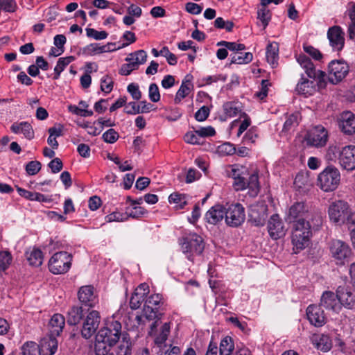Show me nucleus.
<instances>
[{"instance_id":"nucleus-1","label":"nucleus","mask_w":355,"mask_h":355,"mask_svg":"<svg viewBox=\"0 0 355 355\" xmlns=\"http://www.w3.org/2000/svg\"><path fill=\"white\" fill-rule=\"evenodd\" d=\"M285 219L288 223H293L291 241L295 253L309 245L312 231L318 230L323 223L321 213L311 209L304 202H297L291 205Z\"/></svg>"},{"instance_id":"nucleus-2","label":"nucleus","mask_w":355,"mask_h":355,"mask_svg":"<svg viewBox=\"0 0 355 355\" xmlns=\"http://www.w3.org/2000/svg\"><path fill=\"white\" fill-rule=\"evenodd\" d=\"M230 175L234 179L235 190L242 191L248 188L250 196H257L260 189L257 174L249 175L244 168L232 166Z\"/></svg>"},{"instance_id":"nucleus-3","label":"nucleus","mask_w":355,"mask_h":355,"mask_svg":"<svg viewBox=\"0 0 355 355\" xmlns=\"http://www.w3.org/2000/svg\"><path fill=\"white\" fill-rule=\"evenodd\" d=\"M182 252L187 258L193 261L196 256H200L204 249L205 243L203 239L196 233H191L179 240Z\"/></svg>"},{"instance_id":"nucleus-4","label":"nucleus","mask_w":355,"mask_h":355,"mask_svg":"<svg viewBox=\"0 0 355 355\" xmlns=\"http://www.w3.org/2000/svg\"><path fill=\"white\" fill-rule=\"evenodd\" d=\"M340 174L334 166L326 167L318 177V185L325 192L334 191L338 186Z\"/></svg>"},{"instance_id":"nucleus-5","label":"nucleus","mask_w":355,"mask_h":355,"mask_svg":"<svg viewBox=\"0 0 355 355\" xmlns=\"http://www.w3.org/2000/svg\"><path fill=\"white\" fill-rule=\"evenodd\" d=\"M72 255L65 251L55 252L49 261V269L54 275L64 274L71 266Z\"/></svg>"},{"instance_id":"nucleus-6","label":"nucleus","mask_w":355,"mask_h":355,"mask_svg":"<svg viewBox=\"0 0 355 355\" xmlns=\"http://www.w3.org/2000/svg\"><path fill=\"white\" fill-rule=\"evenodd\" d=\"M121 324L119 321L112 320L98 331L96 336H98V339L104 340L110 345H114L124 334L121 332Z\"/></svg>"},{"instance_id":"nucleus-7","label":"nucleus","mask_w":355,"mask_h":355,"mask_svg":"<svg viewBox=\"0 0 355 355\" xmlns=\"http://www.w3.org/2000/svg\"><path fill=\"white\" fill-rule=\"evenodd\" d=\"M225 219L230 227L241 225L245 220V208L240 203L230 205L225 211Z\"/></svg>"},{"instance_id":"nucleus-8","label":"nucleus","mask_w":355,"mask_h":355,"mask_svg":"<svg viewBox=\"0 0 355 355\" xmlns=\"http://www.w3.org/2000/svg\"><path fill=\"white\" fill-rule=\"evenodd\" d=\"M349 67L343 60H332L328 66V79L334 84L341 82L348 74Z\"/></svg>"},{"instance_id":"nucleus-9","label":"nucleus","mask_w":355,"mask_h":355,"mask_svg":"<svg viewBox=\"0 0 355 355\" xmlns=\"http://www.w3.org/2000/svg\"><path fill=\"white\" fill-rule=\"evenodd\" d=\"M330 220L337 225L344 224L350 210L347 202L337 200L331 203L329 207Z\"/></svg>"},{"instance_id":"nucleus-10","label":"nucleus","mask_w":355,"mask_h":355,"mask_svg":"<svg viewBox=\"0 0 355 355\" xmlns=\"http://www.w3.org/2000/svg\"><path fill=\"white\" fill-rule=\"evenodd\" d=\"M329 250L331 257L337 261L338 264H344L351 255V249L348 244L338 239L331 241Z\"/></svg>"},{"instance_id":"nucleus-11","label":"nucleus","mask_w":355,"mask_h":355,"mask_svg":"<svg viewBox=\"0 0 355 355\" xmlns=\"http://www.w3.org/2000/svg\"><path fill=\"white\" fill-rule=\"evenodd\" d=\"M162 300L159 294H153L146 298L143 312L147 320L160 319L158 309L159 304L163 303Z\"/></svg>"},{"instance_id":"nucleus-12","label":"nucleus","mask_w":355,"mask_h":355,"mask_svg":"<svg viewBox=\"0 0 355 355\" xmlns=\"http://www.w3.org/2000/svg\"><path fill=\"white\" fill-rule=\"evenodd\" d=\"M101 321L100 314L97 311L89 312L85 319L81 335L85 339L90 338L96 332Z\"/></svg>"},{"instance_id":"nucleus-13","label":"nucleus","mask_w":355,"mask_h":355,"mask_svg":"<svg viewBox=\"0 0 355 355\" xmlns=\"http://www.w3.org/2000/svg\"><path fill=\"white\" fill-rule=\"evenodd\" d=\"M306 144L314 147H322L328 140V133L322 126H317L309 131L306 136Z\"/></svg>"},{"instance_id":"nucleus-14","label":"nucleus","mask_w":355,"mask_h":355,"mask_svg":"<svg viewBox=\"0 0 355 355\" xmlns=\"http://www.w3.org/2000/svg\"><path fill=\"white\" fill-rule=\"evenodd\" d=\"M267 229L271 239H279L286 235L287 229L278 214H273L268 221Z\"/></svg>"},{"instance_id":"nucleus-15","label":"nucleus","mask_w":355,"mask_h":355,"mask_svg":"<svg viewBox=\"0 0 355 355\" xmlns=\"http://www.w3.org/2000/svg\"><path fill=\"white\" fill-rule=\"evenodd\" d=\"M297 60L300 66L305 69V72L309 78L318 80L320 83L324 82L326 73L322 71H316L314 64L306 55L300 54L297 58Z\"/></svg>"},{"instance_id":"nucleus-16","label":"nucleus","mask_w":355,"mask_h":355,"mask_svg":"<svg viewBox=\"0 0 355 355\" xmlns=\"http://www.w3.org/2000/svg\"><path fill=\"white\" fill-rule=\"evenodd\" d=\"M339 165L348 171L355 170V146L349 145L342 148Z\"/></svg>"},{"instance_id":"nucleus-17","label":"nucleus","mask_w":355,"mask_h":355,"mask_svg":"<svg viewBox=\"0 0 355 355\" xmlns=\"http://www.w3.org/2000/svg\"><path fill=\"white\" fill-rule=\"evenodd\" d=\"M156 320L150 324V331L148 335L154 337V342L156 345L161 347L167 340L168 336L170 333V323L165 322L160 329L158 334L156 332V329L159 325V321L160 319H155Z\"/></svg>"},{"instance_id":"nucleus-18","label":"nucleus","mask_w":355,"mask_h":355,"mask_svg":"<svg viewBox=\"0 0 355 355\" xmlns=\"http://www.w3.org/2000/svg\"><path fill=\"white\" fill-rule=\"evenodd\" d=\"M320 306L336 313L342 309L337 293H334L330 291H324L322 293L320 297Z\"/></svg>"},{"instance_id":"nucleus-19","label":"nucleus","mask_w":355,"mask_h":355,"mask_svg":"<svg viewBox=\"0 0 355 355\" xmlns=\"http://www.w3.org/2000/svg\"><path fill=\"white\" fill-rule=\"evenodd\" d=\"M327 38L334 51H340L344 47V32L340 26L330 27L327 31Z\"/></svg>"},{"instance_id":"nucleus-20","label":"nucleus","mask_w":355,"mask_h":355,"mask_svg":"<svg viewBox=\"0 0 355 355\" xmlns=\"http://www.w3.org/2000/svg\"><path fill=\"white\" fill-rule=\"evenodd\" d=\"M307 318L315 327H322L326 323V316L321 306L311 304L306 309Z\"/></svg>"},{"instance_id":"nucleus-21","label":"nucleus","mask_w":355,"mask_h":355,"mask_svg":"<svg viewBox=\"0 0 355 355\" xmlns=\"http://www.w3.org/2000/svg\"><path fill=\"white\" fill-rule=\"evenodd\" d=\"M341 307L347 309L355 308V292L351 288L344 286H339L336 290Z\"/></svg>"},{"instance_id":"nucleus-22","label":"nucleus","mask_w":355,"mask_h":355,"mask_svg":"<svg viewBox=\"0 0 355 355\" xmlns=\"http://www.w3.org/2000/svg\"><path fill=\"white\" fill-rule=\"evenodd\" d=\"M78 297L83 305L89 308L94 307L98 302L97 297L94 293V287L92 286L80 287L78 293Z\"/></svg>"},{"instance_id":"nucleus-23","label":"nucleus","mask_w":355,"mask_h":355,"mask_svg":"<svg viewBox=\"0 0 355 355\" xmlns=\"http://www.w3.org/2000/svg\"><path fill=\"white\" fill-rule=\"evenodd\" d=\"M56 336L49 334L42 338L38 345L42 355H53L58 349Z\"/></svg>"},{"instance_id":"nucleus-24","label":"nucleus","mask_w":355,"mask_h":355,"mask_svg":"<svg viewBox=\"0 0 355 355\" xmlns=\"http://www.w3.org/2000/svg\"><path fill=\"white\" fill-rule=\"evenodd\" d=\"M149 293V286L147 284H141L135 291L130 300V306L132 309H137L141 303L145 302Z\"/></svg>"},{"instance_id":"nucleus-25","label":"nucleus","mask_w":355,"mask_h":355,"mask_svg":"<svg viewBox=\"0 0 355 355\" xmlns=\"http://www.w3.org/2000/svg\"><path fill=\"white\" fill-rule=\"evenodd\" d=\"M339 127L346 135H352L355 133V115L351 112H344L341 114Z\"/></svg>"},{"instance_id":"nucleus-26","label":"nucleus","mask_w":355,"mask_h":355,"mask_svg":"<svg viewBox=\"0 0 355 355\" xmlns=\"http://www.w3.org/2000/svg\"><path fill=\"white\" fill-rule=\"evenodd\" d=\"M10 130L15 134H23L28 140L34 137V130L31 123L26 121L15 122L12 124Z\"/></svg>"},{"instance_id":"nucleus-27","label":"nucleus","mask_w":355,"mask_h":355,"mask_svg":"<svg viewBox=\"0 0 355 355\" xmlns=\"http://www.w3.org/2000/svg\"><path fill=\"white\" fill-rule=\"evenodd\" d=\"M65 324L64 318L61 314H54L49 322V334L56 336L62 332Z\"/></svg>"},{"instance_id":"nucleus-28","label":"nucleus","mask_w":355,"mask_h":355,"mask_svg":"<svg viewBox=\"0 0 355 355\" xmlns=\"http://www.w3.org/2000/svg\"><path fill=\"white\" fill-rule=\"evenodd\" d=\"M225 211V209L221 205H215L206 213L205 219L209 223L216 225L223 219Z\"/></svg>"},{"instance_id":"nucleus-29","label":"nucleus","mask_w":355,"mask_h":355,"mask_svg":"<svg viewBox=\"0 0 355 355\" xmlns=\"http://www.w3.org/2000/svg\"><path fill=\"white\" fill-rule=\"evenodd\" d=\"M114 352L116 355H131L132 344L128 334L122 335L121 340L117 342Z\"/></svg>"},{"instance_id":"nucleus-30","label":"nucleus","mask_w":355,"mask_h":355,"mask_svg":"<svg viewBox=\"0 0 355 355\" xmlns=\"http://www.w3.org/2000/svg\"><path fill=\"white\" fill-rule=\"evenodd\" d=\"M313 345L322 352H328L331 349L332 342L330 337L325 334H317L312 337Z\"/></svg>"},{"instance_id":"nucleus-31","label":"nucleus","mask_w":355,"mask_h":355,"mask_svg":"<svg viewBox=\"0 0 355 355\" xmlns=\"http://www.w3.org/2000/svg\"><path fill=\"white\" fill-rule=\"evenodd\" d=\"M114 43H108L105 45H100L97 43L90 44L86 46L83 49V53L89 55H93L95 54H99L105 52H110L116 50V48H110V46H114Z\"/></svg>"},{"instance_id":"nucleus-32","label":"nucleus","mask_w":355,"mask_h":355,"mask_svg":"<svg viewBox=\"0 0 355 355\" xmlns=\"http://www.w3.org/2000/svg\"><path fill=\"white\" fill-rule=\"evenodd\" d=\"M295 90L299 94L311 95L315 92L314 82L302 76L296 86Z\"/></svg>"},{"instance_id":"nucleus-33","label":"nucleus","mask_w":355,"mask_h":355,"mask_svg":"<svg viewBox=\"0 0 355 355\" xmlns=\"http://www.w3.org/2000/svg\"><path fill=\"white\" fill-rule=\"evenodd\" d=\"M279 59V44L277 42L270 43L266 48V60L272 66L276 67Z\"/></svg>"},{"instance_id":"nucleus-34","label":"nucleus","mask_w":355,"mask_h":355,"mask_svg":"<svg viewBox=\"0 0 355 355\" xmlns=\"http://www.w3.org/2000/svg\"><path fill=\"white\" fill-rule=\"evenodd\" d=\"M191 76L187 75L182 81L180 87L176 93L174 101L176 104L180 103L182 98L189 95L191 92L192 85L191 83Z\"/></svg>"},{"instance_id":"nucleus-35","label":"nucleus","mask_w":355,"mask_h":355,"mask_svg":"<svg viewBox=\"0 0 355 355\" xmlns=\"http://www.w3.org/2000/svg\"><path fill=\"white\" fill-rule=\"evenodd\" d=\"M223 108L227 116L234 117L241 113L243 106L239 101H229L223 104Z\"/></svg>"},{"instance_id":"nucleus-36","label":"nucleus","mask_w":355,"mask_h":355,"mask_svg":"<svg viewBox=\"0 0 355 355\" xmlns=\"http://www.w3.org/2000/svg\"><path fill=\"white\" fill-rule=\"evenodd\" d=\"M83 317V308L81 306H74L69 310L67 321L69 325H76L80 322Z\"/></svg>"},{"instance_id":"nucleus-37","label":"nucleus","mask_w":355,"mask_h":355,"mask_svg":"<svg viewBox=\"0 0 355 355\" xmlns=\"http://www.w3.org/2000/svg\"><path fill=\"white\" fill-rule=\"evenodd\" d=\"M342 148L336 144H333L329 146L327 149L324 158L327 162H336L339 161V157L342 152Z\"/></svg>"},{"instance_id":"nucleus-38","label":"nucleus","mask_w":355,"mask_h":355,"mask_svg":"<svg viewBox=\"0 0 355 355\" xmlns=\"http://www.w3.org/2000/svg\"><path fill=\"white\" fill-rule=\"evenodd\" d=\"M147 60V53L144 50H138L131 53L125 58L126 62H132L137 64L139 68V65L144 64Z\"/></svg>"},{"instance_id":"nucleus-39","label":"nucleus","mask_w":355,"mask_h":355,"mask_svg":"<svg viewBox=\"0 0 355 355\" xmlns=\"http://www.w3.org/2000/svg\"><path fill=\"white\" fill-rule=\"evenodd\" d=\"M75 60L73 56H67L58 59L56 66L54 68L53 79L57 80L60 78V73L64 70L66 67Z\"/></svg>"},{"instance_id":"nucleus-40","label":"nucleus","mask_w":355,"mask_h":355,"mask_svg":"<svg viewBox=\"0 0 355 355\" xmlns=\"http://www.w3.org/2000/svg\"><path fill=\"white\" fill-rule=\"evenodd\" d=\"M27 260L30 265L40 266L43 261V253L38 248H34L30 253H26Z\"/></svg>"},{"instance_id":"nucleus-41","label":"nucleus","mask_w":355,"mask_h":355,"mask_svg":"<svg viewBox=\"0 0 355 355\" xmlns=\"http://www.w3.org/2000/svg\"><path fill=\"white\" fill-rule=\"evenodd\" d=\"M112 346L113 345H110L108 343L105 342L104 340L98 339V336L96 335L94 347L96 355H107V354H110Z\"/></svg>"},{"instance_id":"nucleus-42","label":"nucleus","mask_w":355,"mask_h":355,"mask_svg":"<svg viewBox=\"0 0 355 355\" xmlns=\"http://www.w3.org/2000/svg\"><path fill=\"white\" fill-rule=\"evenodd\" d=\"M234 349V344L231 337L226 336L220 344V355H230Z\"/></svg>"},{"instance_id":"nucleus-43","label":"nucleus","mask_w":355,"mask_h":355,"mask_svg":"<svg viewBox=\"0 0 355 355\" xmlns=\"http://www.w3.org/2000/svg\"><path fill=\"white\" fill-rule=\"evenodd\" d=\"M22 355H42L40 353L38 345L35 342H26L22 347Z\"/></svg>"},{"instance_id":"nucleus-44","label":"nucleus","mask_w":355,"mask_h":355,"mask_svg":"<svg viewBox=\"0 0 355 355\" xmlns=\"http://www.w3.org/2000/svg\"><path fill=\"white\" fill-rule=\"evenodd\" d=\"M12 257L8 251L0 252V270L5 271L11 265Z\"/></svg>"},{"instance_id":"nucleus-45","label":"nucleus","mask_w":355,"mask_h":355,"mask_svg":"<svg viewBox=\"0 0 355 355\" xmlns=\"http://www.w3.org/2000/svg\"><path fill=\"white\" fill-rule=\"evenodd\" d=\"M344 224H346L350 231L351 239L354 247L355 248V212H349L346 221Z\"/></svg>"},{"instance_id":"nucleus-46","label":"nucleus","mask_w":355,"mask_h":355,"mask_svg":"<svg viewBox=\"0 0 355 355\" xmlns=\"http://www.w3.org/2000/svg\"><path fill=\"white\" fill-rule=\"evenodd\" d=\"M253 55L251 53L247 52L243 55V53H240V55H234L232 57L231 63H235L239 64H248L252 60Z\"/></svg>"},{"instance_id":"nucleus-47","label":"nucleus","mask_w":355,"mask_h":355,"mask_svg":"<svg viewBox=\"0 0 355 355\" xmlns=\"http://www.w3.org/2000/svg\"><path fill=\"white\" fill-rule=\"evenodd\" d=\"M266 209H264L263 211L261 214H258L257 211L255 209H252L251 213L250 214V218L252 222L256 226H262L264 224V221L266 220V214L265 213Z\"/></svg>"},{"instance_id":"nucleus-48","label":"nucleus","mask_w":355,"mask_h":355,"mask_svg":"<svg viewBox=\"0 0 355 355\" xmlns=\"http://www.w3.org/2000/svg\"><path fill=\"white\" fill-rule=\"evenodd\" d=\"M227 80V76H223L222 74L214 75V76H208L207 77L202 78L200 80V84L199 87H203L205 85H211L213 83H216L219 80L225 82Z\"/></svg>"},{"instance_id":"nucleus-49","label":"nucleus","mask_w":355,"mask_h":355,"mask_svg":"<svg viewBox=\"0 0 355 355\" xmlns=\"http://www.w3.org/2000/svg\"><path fill=\"white\" fill-rule=\"evenodd\" d=\"M257 19L261 22L263 29H265L270 20V10L264 7L259 9L257 11Z\"/></svg>"},{"instance_id":"nucleus-50","label":"nucleus","mask_w":355,"mask_h":355,"mask_svg":"<svg viewBox=\"0 0 355 355\" xmlns=\"http://www.w3.org/2000/svg\"><path fill=\"white\" fill-rule=\"evenodd\" d=\"M216 45L218 46H224L232 51L238 52L245 49V46L244 44L232 42L220 41L218 42Z\"/></svg>"},{"instance_id":"nucleus-51","label":"nucleus","mask_w":355,"mask_h":355,"mask_svg":"<svg viewBox=\"0 0 355 355\" xmlns=\"http://www.w3.org/2000/svg\"><path fill=\"white\" fill-rule=\"evenodd\" d=\"M113 84L112 78L105 75L101 79V90L105 94H109L113 89Z\"/></svg>"},{"instance_id":"nucleus-52","label":"nucleus","mask_w":355,"mask_h":355,"mask_svg":"<svg viewBox=\"0 0 355 355\" xmlns=\"http://www.w3.org/2000/svg\"><path fill=\"white\" fill-rule=\"evenodd\" d=\"M119 137V133L114 129L110 128L103 134V141L108 144H114Z\"/></svg>"},{"instance_id":"nucleus-53","label":"nucleus","mask_w":355,"mask_h":355,"mask_svg":"<svg viewBox=\"0 0 355 355\" xmlns=\"http://www.w3.org/2000/svg\"><path fill=\"white\" fill-rule=\"evenodd\" d=\"M87 36L92 37L96 40H101L107 38L108 34L106 31H98L94 28H87L85 29Z\"/></svg>"},{"instance_id":"nucleus-54","label":"nucleus","mask_w":355,"mask_h":355,"mask_svg":"<svg viewBox=\"0 0 355 355\" xmlns=\"http://www.w3.org/2000/svg\"><path fill=\"white\" fill-rule=\"evenodd\" d=\"M42 164L39 161H31L26 165V171L29 175H36L41 169Z\"/></svg>"},{"instance_id":"nucleus-55","label":"nucleus","mask_w":355,"mask_h":355,"mask_svg":"<svg viewBox=\"0 0 355 355\" xmlns=\"http://www.w3.org/2000/svg\"><path fill=\"white\" fill-rule=\"evenodd\" d=\"M184 139L187 143L191 144H202L203 143L199 135L197 134L196 130L188 132L184 135Z\"/></svg>"},{"instance_id":"nucleus-56","label":"nucleus","mask_w":355,"mask_h":355,"mask_svg":"<svg viewBox=\"0 0 355 355\" xmlns=\"http://www.w3.org/2000/svg\"><path fill=\"white\" fill-rule=\"evenodd\" d=\"M148 96L150 100L153 103H157L160 100V94L157 84L151 83L150 85Z\"/></svg>"},{"instance_id":"nucleus-57","label":"nucleus","mask_w":355,"mask_h":355,"mask_svg":"<svg viewBox=\"0 0 355 355\" xmlns=\"http://www.w3.org/2000/svg\"><path fill=\"white\" fill-rule=\"evenodd\" d=\"M146 214V210L141 207H134L126 212V217H131L133 218H139L142 217Z\"/></svg>"},{"instance_id":"nucleus-58","label":"nucleus","mask_w":355,"mask_h":355,"mask_svg":"<svg viewBox=\"0 0 355 355\" xmlns=\"http://www.w3.org/2000/svg\"><path fill=\"white\" fill-rule=\"evenodd\" d=\"M168 200L171 203L180 204L181 208L184 207L186 205L184 195L178 193H173L168 197Z\"/></svg>"},{"instance_id":"nucleus-59","label":"nucleus","mask_w":355,"mask_h":355,"mask_svg":"<svg viewBox=\"0 0 355 355\" xmlns=\"http://www.w3.org/2000/svg\"><path fill=\"white\" fill-rule=\"evenodd\" d=\"M17 4L14 0H0V8L6 12L15 11Z\"/></svg>"},{"instance_id":"nucleus-60","label":"nucleus","mask_w":355,"mask_h":355,"mask_svg":"<svg viewBox=\"0 0 355 355\" xmlns=\"http://www.w3.org/2000/svg\"><path fill=\"white\" fill-rule=\"evenodd\" d=\"M137 64H134L132 62H128L126 64H123L120 70L119 73L122 76H128L132 71L138 69Z\"/></svg>"},{"instance_id":"nucleus-61","label":"nucleus","mask_w":355,"mask_h":355,"mask_svg":"<svg viewBox=\"0 0 355 355\" xmlns=\"http://www.w3.org/2000/svg\"><path fill=\"white\" fill-rule=\"evenodd\" d=\"M196 130L197 131V134L199 135L200 139L205 137H212L216 134L214 128L211 126L202 127Z\"/></svg>"},{"instance_id":"nucleus-62","label":"nucleus","mask_w":355,"mask_h":355,"mask_svg":"<svg viewBox=\"0 0 355 355\" xmlns=\"http://www.w3.org/2000/svg\"><path fill=\"white\" fill-rule=\"evenodd\" d=\"M210 110L207 106L201 107L195 114V119L198 121H204L209 116Z\"/></svg>"},{"instance_id":"nucleus-63","label":"nucleus","mask_w":355,"mask_h":355,"mask_svg":"<svg viewBox=\"0 0 355 355\" xmlns=\"http://www.w3.org/2000/svg\"><path fill=\"white\" fill-rule=\"evenodd\" d=\"M128 92L130 94L132 98L139 101L141 98V92L139 90V85L135 83H131L128 86Z\"/></svg>"},{"instance_id":"nucleus-64","label":"nucleus","mask_w":355,"mask_h":355,"mask_svg":"<svg viewBox=\"0 0 355 355\" xmlns=\"http://www.w3.org/2000/svg\"><path fill=\"white\" fill-rule=\"evenodd\" d=\"M48 166L53 173H58L62 169L63 164L60 158L55 157L49 163Z\"/></svg>"}]
</instances>
